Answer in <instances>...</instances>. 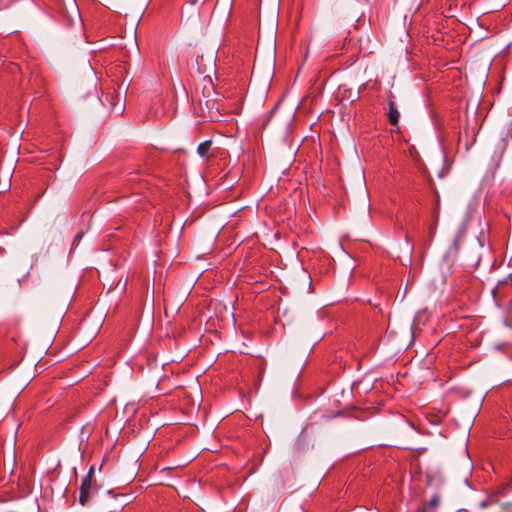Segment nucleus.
I'll return each mask as SVG.
<instances>
[{"instance_id": "6e6552de", "label": "nucleus", "mask_w": 512, "mask_h": 512, "mask_svg": "<svg viewBox=\"0 0 512 512\" xmlns=\"http://www.w3.org/2000/svg\"><path fill=\"white\" fill-rule=\"evenodd\" d=\"M136 173H131L128 181H135L136 180Z\"/></svg>"}, {"instance_id": "20e7f679", "label": "nucleus", "mask_w": 512, "mask_h": 512, "mask_svg": "<svg viewBox=\"0 0 512 512\" xmlns=\"http://www.w3.org/2000/svg\"><path fill=\"white\" fill-rule=\"evenodd\" d=\"M440 502L441 497L439 494L436 493L430 498L428 503L424 507L420 508L417 512H436V509L440 505Z\"/></svg>"}, {"instance_id": "f03ea898", "label": "nucleus", "mask_w": 512, "mask_h": 512, "mask_svg": "<svg viewBox=\"0 0 512 512\" xmlns=\"http://www.w3.org/2000/svg\"><path fill=\"white\" fill-rule=\"evenodd\" d=\"M101 101L103 104L108 103L110 110L113 112L122 113L124 105L122 104V96L116 91L115 86H112L103 93Z\"/></svg>"}, {"instance_id": "f257e3e1", "label": "nucleus", "mask_w": 512, "mask_h": 512, "mask_svg": "<svg viewBox=\"0 0 512 512\" xmlns=\"http://www.w3.org/2000/svg\"><path fill=\"white\" fill-rule=\"evenodd\" d=\"M55 9L63 18L67 19L68 24H73L75 20L80 18L75 0H57Z\"/></svg>"}, {"instance_id": "0eeeda50", "label": "nucleus", "mask_w": 512, "mask_h": 512, "mask_svg": "<svg viewBox=\"0 0 512 512\" xmlns=\"http://www.w3.org/2000/svg\"><path fill=\"white\" fill-rule=\"evenodd\" d=\"M490 501L489 500H486V501H482L481 504H480V507L481 508H486L488 505H489Z\"/></svg>"}, {"instance_id": "423d86ee", "label": "nucleus", "mask_w": 512, "mask_h": 512, "mask_svg": "<svg viewBox=\"0 0 512 512\" xmlns=\"http://www.w3.org/2000/svg\"><path fill=\"white\" fill-rule=\"evenodd\" d=\"M211 146H212L211 140H206V141L200 143L197 148L198 155L202 158L208 159Z\"/></svg>"}, {"instance_id": "39448f33", "label": "nucleus", "mask_w": 512, "mask_h": 512, "mask_svg": "<svg viewBox=\"0 0 512 512\" xmlns=\"http://www.w3.org/2000/svg\"><path fill=\"white\" fill-rule=\"evenodd\" d=\"M388 106H389V112H388L389 122L391 125L398 127L400 113L393 101H389Z\"/></svg>"}, {"instance_id": "1a4fd4ad", "label": "nucleus", "mask_w": 512, "mask_h": 512, "mask_svg": "<svg viewBox=\"0 0 512 512\" xmlns=\"http://www.w3.org/2000/svg\"><path fill=\"white\" fill-rule=\"evenodd\" d=\"M154 104H161V99L160 98H156L154 100Z\"/></svg>"}, {"instance_id": "7ed1b4c3", "label": "nucleus", "mask_w": 512, "mask_h": 512, "mask_svg": "<svg viewBox=\"0 0 512 512\" xmlns=\"http://www.w3.org/2000/svg\"><path fill=\"white\" fill-rule=\"evenodd\" d=\"M94 468L91 467L87 475L83 478L80 487L79 502L85 506L90 500V494L95 490V481L93 480Z\"/></svg>"}]
</instances>
